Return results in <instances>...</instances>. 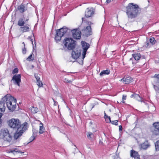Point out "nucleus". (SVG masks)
Wrapping results in <instances>:
<instances>
[{
	"instance_id": "nucleus-42",
	"label": "nucleus",
	"mask_w": 159,
	"mask_h": 159,
	"mask_svg": "<svg viewBox=\"0 0 159 159\" xmlns=\"http://www.w3.org/2000/svg\"><path fill=\"white\" fill-rule=\"evenodd\" d=\"M26 49L25 47H24V48L22 49V52L23 54H25L26 53Z\"/></svg>"
},
{
	"instance_id": "nucleus-25",
	"label": "nucleus",
	"mask_w": 159,
	"mask_h": 159,
	"mask_svg": "<svg viewBox=\"0 0 159 159\" xmlns=\"http://www.w3.org/2000/svg\"><path fill=\"white\" fill-rule=\"evenodd\" d=\"M7 151V152L9 153H13L14 152H17L21 153H23V152H21L20 150H19L17 148H15L14 149L12 150H9Z\"/></svg>"
},
{
	"instance_id": "nucleus-24",
	"label": "nucleus",
	"mask_w": 159,
	"mask_h": 159,
	"mask_svg": "<svg viewBox=\"0 0 159 159\" xmlns=\"http://www.w3.org/2000/svg\"><path fill=\"white\" fill-rule=\"evenodd\" d=\"M39 133L40 134H43L45 131V128L43 126V124L42 123H40L39 124Z\"/></svg>"
},
{
	"instance_id": "nucleus-30",
	"label": "nucleus",
	"mask_w": 159,
	"mask_h": 159,
	"mask_svg": "<svg viewBox=\"0 0 159 159\" xmlns=\"http://www.w3.org/2000/svg\"><path fill=\"white\" fill-rule=\"evenodd\" d=\"M155 150L156 151H159V140L155 143Z\"/></svg>"
},
{
	"instance_id": "nucleus-44",
	"label": "nucleus",
	"mask_w": 159,
	"mask_h": 159,
	"mask_svg": "<svg viewBox=\"0 0 159 159\" xmlns=\"http://www.w3.org/2000/svg\"><path fill=\"white\" fill-rule=\"evenodd\" d=\"M29 38H30V40L31 41L32 44V45H33V52L34 51V46H33V45H34V44H33V39H32L30 37H29Z\"/></svg>"
},
{
	"instance_id": "nucleus-34",
	"label": "nucleus",
	"mask_w": 159,
	"mask_h": 159,
	"mask_svg": "<svg viewBox=\"0 0 159 159\" xmlns=\"http://www.w3.org/2000/svg\"><path fill=\"white\" fill-rule=\"evenodd\" d=\"M37 85L40 87L43 86V84L41 81L40 80H37Z\"/></svg>"
},
{
	"instance_id": "nucleus-5",
	"label": "nucleus",
	"mask_w": 159,
	"mask_h": 159,
	"mask_svg": "<svg viewBox=\"0 0 159 159\" xmlns=\"http://www.w3.org/2000/svg\"><path fill=\"white\" fill-rule=\"evenodd\" d=\"M76 42L71 38H66L63 41L65 47L69 50H73L75 47Z\"/></svg>"
},
{
	"instance_id": "nucleus-14",
	"label": "nucleus",
	"mask_w": 159,
	"mask_h": 159,
	"mask_svg": "<svg viewBox=\"0 0 159 159\" xmlns=\"http://www.w3.org/2000/svg\"><path fill=\"white\" fill-rule=\"evenodd\" d=\"M21 77L20 74L14 75L12 79V80L14 84L19 86L20 83L21 82Z\"/></svg>"
},
{
	"instance_id": "nucleus-55",
	"label": "nucleus",
	"mask_w": 159,
	"mask_h": 159,
	"mask_svg": "<svg viewBox=\"0 0 159 159\" xmlns=\"http://www.w3.org/2000/svg\"><path fill=\"white\" fill-rule=\"evenodd\" d=\"M31 67H32V68H34V66L33 65L31 66Z\"/></svg>"
},
{
	"instance_id": "nucleus-9",
	"label": "nucleus",
	"mask_w": 159,
	"mask_h": 159,
	"mask_svg": "<svg viewBox=\"0 0 159 159\" xmlns=\"http://www.w3.org/2000/svg\"><path fill=\"white\" fill-rule=\"evenodd\" d=\"M150 131L153 136L159 135V122H155L152 124V126L151 127Z\"/></svg>"
},
{
	"instance_id": "nucleus-1",
	"label": "nucleus",
	"mask_w": 159,
	"mask_h": 159,
	"mask_svg": "<svg viewBox=\"0 0 159 159\" xmlns=\"http://www.w3.org/2000/svg\"><path fill=\"white\" fill-rule=\"evenodd\" d=\"M126 8V13L129 18H135L141 12V9L139 6L133 3L128 4Z\"/></svg>"
},
{
	"instance_id": "nucleus-10",
	"label": "nucleus",
	"mask_w": 159,
	"mask_h": 159,
	"mask_svg": "<svg viewBox=\"0 0 159 159\" xmlns=\"http://www.w3.org/2000/svg\"><path fill=\"white\" fill-rule=\"evenodd\" d=\"M95 9L93 7H88L85 11V18L92 17L95 14Z\"/></svg>"
},
{
	"instance_id": "nucleus-29",
	"label": "nucleus",
	"mask_w": 159,
	"mask_h": 159,
	"mask_svg": "<svg viewBox=\"0 0 159 159\" xmlns=\"http://www.w3.org/2000/svg\"><path fill=\"white\" fill-rule=\"evenodd\" d=\"M31 112L33 114L36 113L38 111V108L34 107H32L30 108Z\"/></svg>"
},
{
	"instance_id": "nucleus-60",
	"label": "nucleus",
	"mask_w": 159,
	"mask_h": 159,
	"mask_svg": "<svg viewBox=\"0 0 159 159\" xmlns=\"http://www.w3.org/2000/svg\"><path fill=\"white\" fill-rule=\"evenodd\" d=\"M123 103H124L125 102H123Z\"/></svg>"
},
{
	"instance_id": "nucleus-54",
	"label": "nucleus",
	"mask_w": 159,
	"mask_h": 159,
	"mask_svg": "<svg viewBox=\"0 0 159 159\" xmlns=\"http://www.w3.org/2000/svg\"><path fill=\"white\" fill-rule=\"evenodd\" d=\"M22 43L24 44V47H25V43L24 42H23Z\"/></svg>"
},
{
	"instance_id": "nucleus-43",
	"label": "nucleus",
	"mask_w": 159,
	"mask_h": 159,
	"mask_svg": "<svg viewBox=\"0 0 159 159\" xmlns=\"http://www.w3.org/2000/svg\"><path fill=\"white\" fill-rule=\"evenodd\" d=\"M34 76L36 79L37 81V80H40V78L39 76H38V75H35Z\"/></svg>"
},
{
	"instance_id": "nucleus-26",
	"label": "nucleus",
	"mask_w": 159,
	"mask_h": 159,
	"mask_svg": "<svg viewBox=\"0 0 159 159\" xmlns=\"http://www.w3.org/2000/svg\"><path fill=\"white\" fill-rule=\"evenodd\" d=\"M88 139L92 140L94 138V135L91 132H88L87 134Z\"/></svg>"
},
{
	"instance_id": "nucleus-46",
	"label": "nucleus",
	"mask_w": 159,
	"mask_h": 159,
	"mask_svg": "<svg viewBox=\"0 0 159 159\" xmlns=\"http://www.w3.org/2000/svg\"><path fill=\"white\" fill-rule=\"evenodd\" d=\"M53 100V102H54V106H57V102L56 101H55L53 99H52Z\"/></svg>"
},
{
	"instance_id": "nucleus-7",
	"label": "nucleus",
	"mask_w": 159,
	"mask_h": 159,
	"mask_svg": "<svg viewBox=\"0 0 159 159\" xmlns=\"http://www.w3.org/2000/svg\"><path fill=\"white\" fill-rule=\"evenodd\" d=\"M67 30L68 28L64 27L56 30L55 39L57 42L60 41L62 37L66 33Z\"/></svg>"
},
{
	"instance_id": "nucleus-23",
	"label": "nucleus",
	"mask_w": 159,
	"mask_h": 159,
	"mask_svg": "<svg viewBox=\"0 0 159 159\" xmlns=\"http://www.w3.org/2000/svg\"><path fill=\"white\" fill-rule=\"evenodd\" d=\"M130 154L131 157H134L138 156V155H139L138 152L135 151L133 149L130 151Z\"/></svg>"
},
{
	"instance_id": "nucleus-6",
	"label": "nucleus",
	"mask_w": 159,
	"mask_h": 159,
	"mask_svg": "<svg viewBox=\"0 0 159 159\" xmlns=\"http://www.w3.org/2000/svg\"><path fill=\"white\" fill-rule=\"evenodd\" d=\"M8 125L14 129H17L22 125L20 120L18 119L12 118L7 121Z\"/></svg>"
},
{
	"instance_id": "nucleus-36",
	"label": "nucleus",
	"mask_w": 159,
	"mask_h": 159,
	"mask_svg": "<svg viewBox=\"0 0 159 159\" xmlns=\"http://www.w3.org/2000/svg\"><path fill=\"white\" fill-rule=\"evenodd\" d=\"M38 133V131L35 129L33 130V134L32 135H34V136L36 137L37 135V134Z\"/></svg>"
},
{
	"instance_id": "nucleus-31",
	"label": "nucleus",
	"mask_w": 159,
	"mask_h": 159,
	"mask_svg": "<svg viewBox=\"0 0 159 159\" xmlns=\"http://www.w3.org/2000/svg\"><path fill=\"white\" fill-rule=\"evenodd\" d=\"M150 42L152 44H154L156 42V40H155V38L153 37H151L150 39Z\"/></svg>"
},
{
	"instance_id": "nucleus-22",
	"label": "nucleus",
	"mask_w": 159,
	"mask_h": 159,
	"mask_svg": "<svg viewBox=\"0 0 159 159\" xmlns=\"http://www.w3.org/2000/svg\"><path fill=\"white\" fill-rule=\"evenodd\" d=\"M132 57L136 61L138 60L141 58V55L140 53L138 52L133 54H132Z\"/></svg>"
},
{
	"instance_id": "nucleus-48",
	"label": "nucleus",
	"mask_w": 159,
	"mask_h": 159,
	"mask_svg": "<svg viewBox=\"0 0 159 159\" xmlns=\"http://www.w3.org/2000/svg\"><path fill=\"white\" fill-rule=\"evenodd\" d=\"M134 158V159H140V156L139 155H138V156Z\"/></svg>"
},
{
	"instance_id": "nucleus-58",
	"label": "nucleus",
	"mask_w": 159,
	"mask_h": 159,
	"mask_svg": "<svg viewBox=\"0 0 159 159\" xmlns=\"http://www.w3.org/2000/svg\"><path fill=\"white\" fill-rule=\"evenodd\" d=\"M90 123L91 124H92V122L91 121Z\"/></svg>"
},
{
	"instance_id": "nucleus-50",
	"label": "nucleus",
	"mask_w": 159,
	"mask_h": 159,
	"mask_svg": "<svg viewBox=\"0 0 159 159\" xmlns=\"http://www.w3.org/2000/svg\"><path fill=\"white\" fill-rule=\"evenodd\" d=\"M111 0H107V3H109L110 2H111Z\"/></svg>"
},
{
	"instance_id": "nucleus-39",
	"label": "nucleus",
	"mask_w": 159,
	"mask_h": 159,
	"mask_svg": "<svg viewBox=\"0 0 159 159\" xmlns=\"http://www.w3.org/2000/svg\"><path fill=\"white\" fill-rule=\"evenodd\" d=\"M18 69L17 68H16L12 70V73L14 74L16 73H18Z\"/></svg>"
},
{
	"instance_id": "nucleus-57",
	"label": "nucleus",
	"mask_w": 159,
	"mask_h": 159,
	"mask_svg": "<svg viewBox=\"0 0 159 159\" xmlns=\"http://www.w3.org/2000/svg\"><path fill=\"white\" fill-rule=\"evenodd\" d=\"M132 58H130V60H132Z\"/></svg>"
},
{
	"instance_id": "nucleus-4",
	"label": "nucleus",
	"mask_w": 159,
	"mask_h": 159,
	"mask_svg": "<svg viewBox=\"0 0 159 159\" xmlns=\"http://www.w3.org/2000/svg\"><path fill=\"white\" fill-rule=\"evenodd\" d=\"M28 124L27 122H25L17 129L16 132L14 135V138L17 139L20 137L22 134L28 129Z\"/></svg>"
},
{
	"instance_id": "nucleus-41",
	"label": "nucleus",
	"mask_w": 159,
	"mask_h": 159,
	"mask_svg": "<svg viewBox=\"0 0 159 159\" xmlns=\"http://www.w3.org/2000/svg\"><path fill=\"white\" fill-rule=\"evenodd\" d=\"M35 137L34 135H32L31 137L30 138V142H31L33 141L35 139Z\"/></svg>"
},
{
	"instance_id": "nucleus-3",
	"label": "nucleus",
	"mask_w": 159,
	"mask_h": 159,
	"mask_svg": "<svg viewBox=\"0 0 159 159\" xmlns=\"http://www.w3.org/2000/svg\"><path fill=\"white\" fill-rule=\"evenodd\" d=\"M82 19L83 22H86L89 25V26L86 27H84V29L82 30L83 35L88 37L91 35L92 34V29L90 25H93V22L92 20V21H89L87 20L85 17H83Z\"/></svg>"
},
{
	"instance_id": "nucleus-11",
	"label": "nucleus",
	"mask_w": 159,
	"mask_h": 159,
	"mask_svg": "<svg viewBox=\"0 0 159 159\" xmlns=\"http://www.w3.org/2000/svg\"><path fill=\"white\" fill-rule=\"evenodd\" d=\"M81 52V49L80 48H78L73 50L72 52L71 55L72 58L76 59L80 55Z\"/></svg>"
},
{
	"instance_id": "nucleus-28",
	"label": "nucleus",
	"mask_w": 159,
	"mask_h": 159,
	"mask_svg": "<svg viewBox=\"0 0 159 159\" xmlns=\"http://www.w3.org/2000/svg\"><path fill=\"white\" fill-rule=\"evenodd\" d=\"M34 56L33 53L31 54L26 59L27 60L30 61L34 59Z\"/></svg>"
},
{
	"instance_id": "nucleus-33",
	"label": "nucleus",
	"mask_w": 159,
	"mask_h": 159,
	"mask_svg": "<svg viewBox=\"0 0 159 159\" xmlns=\"http://www.w3.org/2000/svg\"><path fill=\"white\" fill-rule=\"evenodd\" d=\"M152 84L153 85H156L158 86H159V80H154Z\"/></svg>"
},
{
	"instance_id": "nucleus-56",
	"label": "nucleus",
	"mask_w": 159,
	"mask_h": 159,
	"mask_svg": "<svg viewBox=\"0 0 159 159\" xmlns=\"http://www.w3.org/2000/svg\"><path fill=\"white\" fill-rule=\"evenodd\" d=\"M94 106H95V105H93V106H92V108H94Z\"/></svg>"
},
{
	"instance_id": "nucleus-59",
	"label": "nucleus",
	"mask_w": 159,
	"mask_h": 159,
	"mask_svg": "<svg viewBox=\"0 0 159 159\" xmlns=\"http://www.w3.org/2000/svg\"><path fill=\"white\" fill-rule=\"evenodd\" d=\"M157 62L159 63V60Z\"/></svg>"
},
{
	"instance_id": "nucleus-38",
	"label": "nucleus",
	"mask_w": 159,
	"mask_h": 159,
	"mask_svg": "<svg viewBox=\"0 0 159 159\" xmlns=\"http://www.w3.org/2000/svg\"><path fill=\"white\" fill-rule=\"evenodd\" d=\"M153 87L156 91H157L158 92H159V86H158L156 85H154L153 84Z\"/></svg>"
},
{
	"instance_id": "nucleus-15",
	"label": "nucleus",
	"mask_w": 159,
	"mask_h": 159,
	"mask_svg": "<svg viewBox=\"0 0 159 159\" xmlns=\"http://www.w3.org/2000/svg\"><path fill=\"white\" fill-rule=\"evenodd\" d=\"M133 79L129 76H125L123 78L120 80V81L123 82L124 84H128L132 81Z\"/></svg>"
},
{
	"instance_id": "nucleus-37",
	"label": "nucleus",
	"mask_w": 159,
	"mask_h": 159,
	"mask_svg": "<svg viewBox=\"0 0 159 159\" xmlns=\"http://www.w3.org/2000/svg\"><path fill=\"white\" fill-rule=\"evenodd\" d=\"M63 81L65 83H70L72 82L71 80H69L66 78L64 79Z\"/></svg>"
},
{
	"instance_id": "nucleus-13",
	"label": "nucleus",
	"mask_w": 159,
	"mask_h": 159,
	"mask_svg": "<svg viewBox=\"0 0 159 159\" xmlns=\"http://www.w3.org/2000/svg\"><path fill=\"white\" fill-rule=\"evenodd\" d=\"M73 37L75 39H80L81 37V31L78 29H74L71 31Z\"/></svg>"
},
{
	"instance_id": "nucleus-47",
	"label": "nucleus",
	"mask_w": 159,
	"mask_h": 159,
	"mask_svg": "<svg viewBox=\"0 0 159 159\" xmlns=\"http://www.w3.org/2000/svg\"><path fill=\"white\" fill-rule=\"evenodd\" d=\"M126 96L123 95V97H122L123 100H125L126 99Z\"/></svg>"
},
{
	"instance_id": "nucleus-19",
	"label": "nucleus",
	"mask_w": 159,
	"mask_h": 159,
	"mask_svg": "<svg viewBox=\"0 0 159 159\" xmlns=\"http://www.w3.org/2000/svg\"><path fill=\"white\" fill-rule=\"evenodd\" d=\"M29 20V18L27 19L26 20H25V21L24 20V19L23 18H20L19 20L18 21V25L21 27L22 26H23L25 23V22H27Z\"/></svg>"
},
{
	"instance_id": "nucleus-27",
	"label": "nucleus",
	"mask_w": 159,
	"mask_h": 159,
	"mask_svg": "<svg viewBox=\"0 0 159 159\" xmlns=\"http://www.w3.org/2000/svg\"><path fill=\"white\" fill-rule=\"evenodd\" d=\"M110 71L109 70H103L100 73V76H102L103 75H108L110 73Z\"/></svg>"
},
{
	"instance_id": "nucleus-53",
	"label": "nucleus",
	"mask_w": 159,
	"mask_h": 159,
	"mask_svg": "<svg viewBox=\"0 0 159 159\" xmlns=\"http://www.w3.org/2000/svg\"><path fill=\"white\" fill-rule=\"evenodd\" d=\"M102 143H103L101 141H100V142H99V144H102Z\"/></svg>"
},
{
	"instance_id": "nucleus-52",
	"label": "nucleus",
	"mask_w": 159,
	"mask_h": 159,
	"mask_svg": "<svg viewBox=\"0 0 159 159\" xmlns=\"http://www.w3.org/2000/svg\"><path fill=\"white\" fill-rule=\"evenodd\" d=\"M147 46L148 47L149 46V42H147Z\"/></svg>"
},
{
	"instance_id": "nucleus-32",
	"label": "nucleus",
	"mask_w": 159,
	"mask_h": 159,
	"mask_svg": "<svg viewBox=\"0 0 159 159\" xmlns=\"http://www.w3.org/2000/svg\"><path fill=\"white\" fill-rule=\"evenodd\" d=\"M105 121L107 123H110L111 122V118L109 116H107V117L104 118Z\"/></svg>"
},
{
	"instance_id": "nucleus-17",
	"label": "nucleus",
	"mask_w": 159,
	"mask_h": 159,
	"mask_svg": "<svg viewBox=\"0 0 159 159\" xmlns=\"http://www.w3.org/2000/svg\"><path fill=\"white\" fill-rule=\"evenodd\" d=\"M30 25L28 24L20 27V30L21 32L24 33L30 31Z\"/></svg>"
},
{
	"instance_id": "nucleus-51",
	"label": "nucleus",
	"mask_w": 159,
	"mask_h": 159,
	"mask_svg": "<svg viewBox=\"0 0 159 159\" xmlns=\"http://www.w3.org/2000/svg\"><path fill=\"white\" fill-rule=\"evenodd\" d=\"M107 116H108L106 114V113H105V112L104 113V117H107Z\"/></svg>"
},
{
	"instance_id": "nucleus-35",
	"label": "nucleus",
	"mask_w": 159,
	"mask_h": 159,
	"mask_svg": "<svg viewBox=\"0 0 159 159\" xmlns=\"http://www.w3.org/2000/svg\"><path fill=\"white\" fill-rule=\"evenodd\" d=\"M111 123L113 125H118V120H115L111 121Z\"/></svg>"
},
{
	"instance_id": "nucleus-45",
	"label": "nucleus",
	"mask_w": 159,
	"mask_h": 159,
	"mask_svg": "<svg viewBox=\"0 0 159 159\" xmlns=\"http://www.w3.org/2000/svg\"><path fill=\"white\" fill-rule=\"evenodd\" d=\"M123 129L121 125L119 126V131L120 132Z\"/></svg>"
},
{
	"instance_id": "nucleus-12",
	"label": "nucleus",
	"mask_w": 159,
	"mask_h": 159,
	"mask_svg": "<svg viewBox=\"0 0 159 159\" xmlns=\"http://www.w3.org/2000/svg\"><path fill=\"white\" fill-rule=\"evenodd\" d=\"M83 49V58L84 59L85 57L86 52L88 49L89 48L90 45L84 41H82L81 42Z\"/></svg>"
},
{
	"instance_id": "nucleus-2",
	"label": "nucleus",
	"mask_w": 159,
	"mask_h": 159,
	"mask_svg": "<svg viewBox=\"0 0 159 159\" xmlns=\"http://www.w3.org/2000/svg\"><path fill=\"white\" fill-rule=\"evenodd\" d=\"M3 101L5 102L8 110L11 111H14L16 107V99L9 94H7L2 98Z\"/></svg>"
},
{
	"instance_id": "nucleus-21",
	"label": "nucleus",
	"mask_w": 159,
	"mask_h": 159,
	"mask_svg": "<svg viewBox=\"0 0 159 159\" xmlns=\"http://www.w3.org/2000/svg\"><path fill=\"white\" fill-rule=\"evenodd\" d=\"M5 102L3 101L2 99V101L0 102V111L1 112H4L5 110Z\"/></svg>"
},
{
	"instance_id": "nucleus-18",
	"label": "nucleus",
	"mask_w": 159,
	"mask_h": 159,
	"mask_svg": "<svg viewBox=\"0 0 159 159\" xmlns=\"http://www.w3.org/2000/svg\"><path fill=\"white\" fill-rule=\"evenodd\" d=\"M130 97L131 98H135L139 101L143 102L145 103V102L143 100V98L140 97L138 94H137L135 93H133L131 95Z\"/></svg>"
},
{
	"instance_id": "nucleus-49",
	"label": "nucleus",
	"mask_w": 159,
	"mask_h": 159,
	"mask_svg": "<svg viewBox=\"0 0 159 159\" xmlns=\"http://www.w3.org/2000/svg\"><path fill=\"white\" fill-rule=\"evenodd\" d=\"M141 58H142V59H145V57L143 55V56H141Z\"/></svg>"
},
{
	"instance_id": "nucleus-16",
	"label": "nucleus",
	"mask_w": 159,
	"mask_h": 159,
	"mask_svg": "<svg viewBox=\"0 0 159 159\" xmlns=\"http://www.w3.org/2000/svg\"><path fill=\"white\" fill-rule=\"evenodd\" d=\"M150 146V143L148 140H145L144 143L140 145V147L144 150H146Z\"/></svg>"
},
{
	"instance_id": "nucleus-40",
	"label": "nucleus",
	"mask_w": 159,
	"mask_h": 159,
	"mask_svg": "<svg viewBox=\"0 0 159 159\" xmlns=\"http://www.w3.org/2000/svg\"><path fill=\"white\" fill-rule=\"evenodd\" d=\"M153 78H156L155 80H159V74H156L153 76Z\"/></svg>"
},
{
	"instance_id": "nucleus-20",
	"label": "nucleus",
	"mask_w": 159,
	"mask_h": 159,
	"mask_svg": "<svg viewBox=\"0 0 159 159\" xmlns=\"http://www.w3.org/2000/svg\"><path fill=\"white\" fill-rule=\"evenodd\" d=\"M17 10H19L20 13H22L24 12L26 10V9L25 8V5L22 3L18 7Z\"/></svg>"
},
{
	"instance_id": "nucleus-8",
	"label": "nucleus",
	"mask_w": 159,
	"mask_h": 159,
	"mask_svg": "<svg viewBox=\"0 0 159 159\" xmlns=\"http://www.w3.org/2000/svg\"><path fill=\"white\" fill-rule=\"evenodd\" d=\"M0 139H3L5 141L10 142L12 139V137L7 129H2L0 133Z\"/></svg>"
}]
</instances>
